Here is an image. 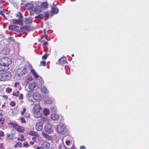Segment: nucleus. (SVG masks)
<instances>
[{"label":"nucleus","mask_w":149,"mask_h":149,"mask_svg":"<svg viewBox=\"0 0 149 149\" xmlns=\"http://www.w3.org/2000/svg\"><path fill=\"white\" fill-rule=\"evenodd\" d=\"M80 149H86V148L84 146H83L80 147Z\"/></svg>","instance_id":"nucleus-41"},{"label":"nucleus","mask_w":149,"mask_h":149,"mask_svg":"<svg viewBox=\"0 0 149 149\" xmlns=\"http://www.w3.org/2000/svg\"><path fill=\"white\" fill-rule=\"evenodd\" d=\"M48 55L45 54L42 57V58L43 59H46L47 58Z\"/></svg>","instance_id":"nucleus-33"},{"label":"nucleus","mask_w":149,"mask_h":149,"mask_svg":"<svg viewBox=\"0 0 149 149\" xmlns=\"http://www.w3.org/2000/svg\"><path fill=\"white\" fill-rule=\"evenodd\" d=\"M41 146L43 149H48L50 147V144L49 143L45 142L42 143Z\"/></svg>","instance_id":"nucleus-10"},{"label":"nucleus","mask_w":149,"mask_h":149,"mask_svg":"<svg viewBox=\"0 0 149 149\" xmlns=\"http://www.w3.org/2000/svg\"><path fill=\"white\" fill-rule=\"evenodd\" d=\"M41 42H43V44L44 45H46L48 44V42H46L44 40L42 41Z\"/></svg>","instance_id":"nucleus-38"},{"label":"nucleus","mask_w":149,"mask_h":149,"mask_svg":"<svg viewBox=\"0 0 149 149\" xmlns=\"http://www.w3.org/2000/svg\"><path fill=\"white\" fill-rule=\"evenodd\" d=\"M9 29L12 30L14 31L20 32L23 31V29L21 27H19L16 25H10L9 26Z\"/></svg>","instance_id":"nucleus-8"},{"label":"nucleus","mask_w":149,"mask_h":149,"mask_svg":"<svg viewBox=\"0 0 149 149\" xmlns=\"http://www.w3.org/2000/svg\"><path fill=\"white\" fill-rule=\"evenodd\" d=\"M17 139H18V140H19V139H19V138H17Z\"/></svg>","instance_id":"nucleus-58"},{"label":"nucleus","mask_w":149,"mask_h":149,"mask_svg":"<svg viewBox=\"0 0 149 149\" xmlns=\"http://www.w3.org/2000/svg\"><path fill=\"white\" fill-rule=\"evenodd\" d=\"M34 13V11L33 10H32V11H30V14L31 15H32Z\"/></svg>","instance_id":"nucleus-47"},{"label":"nucleus","mask_w":149,"mask_h":149,"mask_svg":"<svg viewBox=\"0 0 149 149\" xmlns=\"http://www.w3.org/2000/svg\"><path fill=\"white\" fill-rule=\"evenodd\" d=\"M52 102V100L51 99H49L46 100L45 102L47 104H51Z\"/></svg>","instance_id":"nucleus-22"},{"label":"nucleus","mask_w":149,"mask_h":149,"mask_svg":"<svg viewBox=\"0 0 149 149\" xmlns=\"http://www.w3.org/2000/svg\"><path fill=\"white\" fill-rule=\"evenodd\" d=\"M4 135L3 132L2 131H0V136H3Z\"/></svg>","instance_id":"nucleus-39"},{"label":"nucleus","mask_w":149,"mask_h":149,"mask_svg":"<svg viewBox=\"0 0 149 149\" xmlns=\"http://www.w3.org/2000/svg\"><path fill=\"white\" fill-rule=\"evenodd\" d=\"M65 129V126L63 124L61 123L57 125V130L58 133L63 134Z\"/></svg>","instance_id":"nucleus-7"},{"label":"nucleus","mask_w":149,"mask_h":149,"mask_svg":"<svg viewBox=\"0 0 149 149\" xmlns=\"http://www.w3.org/2000/svg\"><path fill=\"white\" fill-rule=\"evenodd\" d=\"M44 122L47 123L45 125L44 128L45 131L48 133H50L52 132V126L49 123V120L46 118H44Z\"/></svg>","instance_id":"nucleus-5"},{"label":"nucleus","mask_w":149,"mask_h":149,"mask_svg":"<svg viewBox=\"0 0 149 149\" xmlns=\"http://www.w3.org/2000/svg\"><path fill=\"white\" fill-rule=\"evenodd\" d=\"M36 139V138L35 136H33L32 138V139L33 141H35V139Z\"/></svg>","instance_id":"nucleus-46"},{"label":"nucleus","mask_w":149,"mask_h":149,"mask_svg":"<svg viewBox=\"0 0 149 149\" xmlns=\"http://www.w3.org/2000/svg\"><path fill=\"white\" fill-rule=\"evenodd\" d=\"M42 134L44 138L47 139V140H51L52 139V137L45 134L44 132L42 133Z\"/></svg>","instance_id":"nucleus-14"},{"label":"nucleus","mask_w":149,"mask_h":149,"mask_svg":"<svg viewBox=\"0 0 149 149\" xmlns=\"http://www.w3.org/2000/svg\"><path fill=\"white\" fill-rule=\"evenodd\" d=\"M23 145L26 148L28 147L29 145L27 142H25L23 144Z\"/></svg>","instance_id":"nucleus-31"},{"label":"nucleus","mask_w":149,"mask_h":149,"mask_svg":"<svg viewBox=\"0 0 149 149\" xmlns=\"http://www.w3.org/2000/svg\"><path fill=\"white\" fill-rule=\"evenodd\" d=\"M46 62L45 61H41L40 62V64L41 65L43 66H45V65Z\"/></svg>","instance_id":"nucleus-34"},{"label":"nucleus","mask_w":149,"mask_h":149,"mask_svg":"<svg viewBox=\"0 0 149 149\" xmlns=\"http://www.w3.org/2000/svg\"><path fill=\"white\" fill-rule=\"evenodd\" d=\"M41 91L43 92L46 93H48V91L47 88L44 86H42L41 88Z\"/></svg>","instance_id":"nucleus-16"},{"label":"nucleus","mask_w":149,"mask_h":149,"mask_svg":"<svg viewBox=\"0 0 149 149\" xmlns=\"http://www.w3.org/2000/svg\"><path fill=\"white\" fill-rule=\"evenodd\" d=\"M29 134L31 135L34 136L35 134V132L33 131H31L30 132Z\"/></svg>","instance_id":"nucleus-37"},{"label":"nucleus","mask_w":149,"mask_h":149,"mask_svg":"<svg viewBox=\"0 0 149 149\" xmlns=\"http://www.w3.org/2000/svg\"><path fill=\"white\" fill-rule=\"evenodd\" d=\"M53 111L54 112H56V109L54 108V110Z\"/></svg>","instance_id":"nucleus-53"},{"label":"nucleus","mask_w":149,"mask_h":149,"mask_svg":"<svg viewBox=\"0 0 149 149\" xmlns=\"http://www.w3.org/2000/svg\"><path fill=\"white\" fill-rule=\"evenodd\" d=\"M30 68V72H31L33 75L35 76L36 78H41V77L39 76H38L34 70L33 69L31 65H26L24 67H22L21 68H20L18 70L19 71H21V74L22 75L25 74L29 70V68Z\"/></svg>","instance_id":"nucleus-1"},{"label":"nucleus","mask_w":149,"mask_h":149,"mask_svg":"<svg viewBox=\"0 0 149 149\" xmlns=\"http://www.w3.org/2000/svg\"><path fill=\"white\" fill-rule=\"evenodd\" d=\"M12 131H13V132H14V133H13V132H12V134H15V131H14L13 130H12Z\"/></svg>","instance_id":"nucleus-51"},{"label":"nucleus","mask_w":149,"mask_h":149,"mask_svg":"<svg viewBox=\"0 0 149 149\" xmlns=\"http://www.w3.org/2000/svg\"><path fill=\"white\" fill-rule=\"evenodd\" d=\"M17 16L19 17V19L22 20V14L21 13H19Z\"/></svg>","instance_id":"nucleus-27"},{"label":"nucleus","mask_w":149,"mask_h":149,"mask_svg":"<svg viewBox=\"0 0 149 149\" xmlns=\"http://www.w3.org/2000/svg\"><path fill=\"white\" fill-rule=\"evenodd\" d=\"M9 124L13 128H14L15 130L21 133L23 132L24 130L23 127L19 126L15 122L10 123Z\"/></svg>","instance_id":"nucleus-6"},{"label":"nucleus","mask_w":149,"mask_h":149,"mask_svg":"<svg viewBox=\"0 0 149 149\" xmlns=\"http://www.w3.org/2000/svg\"><path fill=\"white\" fill-rule=\"evenodd\" d=\"M9 39H13V38H9Z\"/></svg>","instance_id":"nucleus-60"},{"label":"nucleus","mask_w":149,"mask_h":149,"mask_svg":"<svg viewBox=\"0 0 149 149\" xmlns=\"http://www.w3.org/2000/svg\"><path fill=\"white\" fill-rule=\"evenodd\" d=\"M3 115V114L1 113H0V116H2Z\"/></svg>","instance_id":"nucleus-55"},{"label":"nucleus","mask_w":149,"mask_h":149,"mask_svg":"<svg viewBox=\"0 0 149 149\" xmlns=\"http://www.w3.org/2000/svg\"><path fill=\"white\" fill-rule=\"evenodd\" d=\"M0 121H1V119H0Z\"/></svg>","instance_id":"nucleus-59"},{"label":"nucleus","mask_w":149,"mask_h":149,"mask_svg":"<svg viewBox=\"0 0 149 149\" xmlns=\"http://www.w3.org/2000/svg\"><path fill=\"white\" fill-rule=\"evenodd\" d=\"M51 118L54 120H57L59 118V116L55 113H53L51 115Z\"/></svg>","instance_id":"nucleus-15"},{"label":"nucleus","mask_w":149,"mask_h":149,"mask_svg":"<svg viewBox=\"0 0 149 149\" xmlns=\"http://www.w3.org/2000/svg\"><path fill=\"white\" fill-rule=\"evenodd\" d=\"M19 93V92L18 91H17L16 92H13V95L17 97L18 95V94Z\"/></svg>","instance_id":"nucleus-26"},{"label":"nucleus","mask_w":149,"mask_h":149,"mask_svg":"<svg viewBox=\"0 0 149 149\" xmlns=\"http://www.w3.org/2000/svg\"><path fill=\"white\" fill-rule=\"evenodd\" d=\"M50 112V111L48 109L45 108L43 111V113L45 116H47L48 115Z\"/></svg>","instance_id":"nucleus-19"},{"label":"nucleus","mask_w":149,"mask_h":149,"mask_svg":"<svg viewBox=\"0 0 149 149\" xmlns=\"http://www.w3.org/2000/svg\"><path fill=\"white\" fill-rule=\"evenodd\" d=\"M52 13H51V15L52 16L53 14H56L58 13V9L57 8L53 7L52 8Z\"/></svg>","instance_id":"nucleus-13"},{"label":"nucleus","mask_w":149,"mask_h":149,"mask_svg":"<svg viewBox=\"0 0 149 149\" xmlns=\"http://www.w3.org/2000/svg\"><path fill=\"white\" fill-rule=\"evenodd\" d=\"M36 130L38 131L41 130L43 129V125L42 123H36Z\"/></svg>","instance_id":"nucleus-9"},{"label":"nucleus","mask_w":149,"mask_h":149,"mask_svg":"<svg viewBox=\"0 0 149 149\" xmlns=\"http://www.w3.org/2000/svg\"><path fill=\"white\" fill-rule=\"evenodd\" d=\"M3 97L5 98L6 99H7L8 98V97L6 95H3Z\"/></svg>","instance_id":"nucleus-45"},{"label":"nucleus","mask_w":149,"mask_h":149,"mask_svg":"<svg viewBox=\"0 0 149 149\" xmlns=\"http://www.w3.org/2000/svg\"><path fill=\"white\" fill-rule=\"evenodd\" d=\"M59 63L63 65L67 63L66 58L65 57H62L61 58L58 60Z\"/></svg>","instance_id":"nucleus-11"},{"label":"nucleus","mask_w":149,"mask_h":149,"mask_svg":"<svg viewBox=\"0 0 149 149\" xmlns=\"http://www.w3.org/2000/svg\"><path fill=\"white\" fill-rule=\"evenodd\" d=\"M34 98L35 100L38 99L40 97V95L37 93H34L33 95Z\"/></svg>","instance_id":"nucleus-18"},{"label":"nucleus","mask_w":149,"mask_h":149,"mask_svg":"<svg viewBox=\"0 0 149 149\" xmlns=\"http://www.w3.org/2000/svg\"><path fill=\"white\" fill-rule=\"evenodd\" d=\"M28 29V27H25V29L26 30H27V29Z\"/></svg>","instance_id":"nucleus-56"},{"label":"nucleus","mask_w":149,"mask_h":149,"mask_svg":"<svg viewBox=\"0 0 149 149\" xmlns=\"http://www.w3.org/2000/svg\"><path fill=\"white\" fill-rule=\"evenodd\" d=\"M36 86V84L31 82L28 85V88L30 90H33Z\"/></svg>","instance_id":"nucleus-12"},{"label":"nucleus","mask_w":149,"mask_h":149,"mask_svg":"<svg viewBox=\"0 0 149 149\" xmlns=\"http://www.w3.org/2000/svg\"><path fill=\"white\" fill-rule=\"evenodd\" d=\"M37 17H39L41 19H43L44 17V15L42 14H39Z\"/></svg>","instance_id":"nucleus-29"},{"label":"nucleus","mask_w":149,"mask_h":149,"mask_svg":"<svg viewBox=\"0 0 149 149\" xmlns=\"http://www.w3.org/2000/svg\"><path fill=\"white\" fill-rule=\"evenodd\" d=\"M36 149H42V147L41 146V147H37Z\"/></svg>","instance_id":"nucleus-48"},{"label":"nucleus","mask_w":149,"mask_h":149,"mask_svg":"<svg viewBox=\"0 0 149 149\" xmlns=\"http://www.w3.org/2000/svg\"><path fill=\"white\" fill-rule=\"evenodd\" d=\"M22 22V20L19 19H13V22L15 24H18L20 22Z\"/></svg>","instance_id":"nucleus-20"},{"label":"nucleus","mask_w":149,"mask_h":149,"mask_svg":"<svg viewBox=\"0 0 149 149\" xmlns=\"http://www.w3.org/2000/svg\"><path fill=\"white\" fill-rule=\"evenodd\" d=\"M30 143L31 144V145H33V144L34 142L30 141Z\"/></svg>","instance_id":"nucleus-49"},{"label":"nucleus","mask_w":149,"mask_h":149,"mask_svg":"<svg viewBox=\"0 0 149 149\" xmlns=\"http://www.w3.org/2000/svg\"><path fill=\"white\" fill-rule=\"evenodd\" d=\"M0 14L1 15L6 19V17L5 15L3 13V11L1 10L0 11Z\"/></svg>","instance_id":"nucleus-30"},{"label":"nucleus","mask_w":149,"mask_h":149,"mask_svg":"<svg viewBox=\"0 0 149 149\" xmlns=\"http://www.w3.org/2000/svg\"><path fill=\"white\" fill-rule=\"evenodd\" d=\"M42 6L45 8H47L48 6V4L47 2H44L42 3Z\"/></svg>","instance_id":"nucleus-23"},{"label":"nucleus","mask_w":149,"mask_h":149,"mask_svg":"<svg viewBox=\"0 0 149 149\" xmlns=\"http://www.w3.org/2000/svg\"><path fill=\"white\" fill-rule=\"evenodd\" d=\"M5 107V105L4 104H3L2 106V108H3Z\"/></svg>","instance_id":"nucleus-52"},{"label":"nucleus","mask_w":149,"mask_h":149,"mask_svg":"<svg viewBox=\"0 0 149 149\" xmlns=\"http://www.w3.org/2000/svg\"><path fill=\"white\" fill-rule=\"evenodd\" d=\"M11 136V135L8 134H7V136L8 137H10Z\"/></svg>","instance_id":"nucleus-50"},{"label":"nucleus","mask_w":149,"mask_h":149,"mask_svg":"<svg viewBox=\"0 0 149 149\" xmlns=\"http://www.w3.org/2000/svg\"><path fill=\"white\" fill-rule=\"evenodd\" d=\"M25 111H26V109L25 108H23V110L22 111H21V113L22 115H23L24 114V113H25Z\"/></svg>","instance_id":"nucleus-36"},{"label":"nucleus","mask_w":149,"mask_h":149,"mask_svg":"<svg viewBox=\"0 0 149 149\" xmlns=\"http://www.w3.org/2000/svg\"><path fill=\"white\" fill-rule=\"evenodd\" d=\"M12 89L10 88H8L6 90V92L9 93L11 91Z\"/></svg>","instance_id":"nucleus-32"},{"label":"nucleus","mask_w":149,"mask_h":149,"mask_svg":"<svg viewBox=\"0 0 149 149\" xmlns=\"http://www.w3.org/2000/svg\"><path fill=\"white\" fill-rule=\"evenodd\" d=\"M11 76V73L9 72L0 73V80L7 81L10 80Z\"/></svg>","instance_id":"nucleus-4"},{"label":"nucleus","mask_w":149,"mask_h":149,"mask_svg":"<svg viewBox=\"0 0 149 149\" xmlns=\"http://www.w3.org/2000/svg\"><path fill=\"white\" fill-rule=\"evenodd\" d=\"M33 115L35 117L38 118L41 116V107L39 103L35 104L33 110Z\"/></svg>","instance_id":"nucleus-3"},{"label":"nucleus","mask_w":149,"mask_h":149,"mask_svg":"<svg viewBox=\"0 0 149 149\" xmlns=\"http://www.w3.org/2000/svg\"><path fill=\"white\" fill-rule=\"evenodd\" d=\"M12 62L10 58L6 57H2L0 59V65L4 68V70H7L9 69V65Z\"/></svg>","instance_id":"nucleus-2"},{"label":"nucleus","mask_w":149,"mask_h":149,"mask_svg":"<svg viewBox=\"0 0 149 149\" xmlns=\"http://www.w3.org/2000/svg\"><path fill=\"white\" fill-rule=\"evenodd\" d=\"M20 120H21V123H25L26 121L23 118H20Z\"/></svg>","instance_id":"nucleus-35"},{"label":"nucleus","mask_w":149,"mask_h":149,"mask_svg":"<svg viewBox=\"0 0 149 149\" xmlns=\"http://www.w3.org/2000/svg\"><path fill=\"white\" fill-rule=\"evenodd\" d=\"M19 98L21 99H22L23 98V95L22 94H21L19 97Z\"/></svg>","instance_id":"nucleus-42"},{"label":"nucleus","mask_w":149,"mask_h":149,"mask_svg":"<svg viewBox=\"0 0 149 149\" xmlns=\"http://www.w3.org/2000/svg\"><path fill=\"white\" fill-rule=\"evenodd\" d=\"M22 146V143L20 142H17L14 146V147L15 148H17L18 146L19 147H21Z\"/></svg>","instance_id":"nucleus-21"},{"label":"nucleus","mask_w":149,"mask_h":149,"mask_svg":"<svg viewBox=\"0 0 149 149\" xmlns=\"http://www.w3.org/2000/svg\"><path fill=\"white\" fill-rule=\"evenodd\" d=\"M72 56L73 57V56H74V54H72Z\"/></svg>","instance_id":"nucleus-57"},{"label":"nucleus","mask_w":149,"mask_h":149,"mask_svg":"<svg viewBox=\"0 0 149 149\" xmlns=\"http://www.w3.org/2000/svg\"><path fill=\"white\" fill-rule=\"evenodd\" d=\"M26 6H29L30 8H31L33 7V5L31 3H27L25 5Z\"/></svg>","instance_id":"nucleus-24"},{"label":"nucleus","mask_w":149,"mask_h":149,"mask_svg":"<svg viewBox=\"0 0 149 149\" xmlns=\"http://www.w3.org/2000/svg\"><path fill=\"white\" fill-rule=\"evenodd\" d=\"M49 15V12H46L45 13V16L47 18H48Z\"/></svg>","instance_id":"nucleus-28"},{"label":"nucleus","mask_w":149,"mask_h":149,"mask_svg":"<svg viewBox=\"0 0 149 149\" xmlns=\"http://www.w3.org/2000/svg\"><path fill=\"white\" fill-rule=\"evenodd\" d=\"M66 143L68 145H69L70 144V142L68 140L66 141Z\"/></svg>","instance_id":"nucleus-40"},{"label":"nucleus","mask_w":149,"mask_h":149,"mask_svg":"<svg viewBox=\"0 0 149 149\" xmlns=\"http://www.w3.org/2000/svg\"><path fill=\"white\" fill-rule=\"evenodd\" d=\"M46 31V29L44 30V33H45V37L46 38L47 37V35L46 34H45Z\"/></svg>","instance_id":"nucleus-43"},{"label":"nucleus","mask_w":149,"mask_h":149,"mask_svg":"<svg viewBox=\"0 0 149 149\" xmlns=\"http://www.w3.org/2000/svg\"><path fill=\"white\" fill-rule=\"evenodd\" d=\"M19 83H18V82L15 83L14 84V86L15 87H16L17 86V85H19Z\"/></svg>","instance_id":"nucleus-44"},{"label":"nucleus","mask_w":149,"mask_h":149,"mask_svg":"<svg viewBox=\"0 0 149 149\" xmlns=\"http://www.w3.org/2000/svg\"><path fill=\"white\" fill-rule=\"evenodd\" d=\"M10 105L12 107L14 106L16 104V103L15 101H11L10 104Z\"/></svg>","instance_id":"nucleus-25"},{"label":"nucleus","mask_w":149,"mask_h":149,"mask_svg":"<svg viewBox=\"0 0 149 149\" xmlns=\"http://www.w3.org/2000/svg\"><path fill=\"white\" fill-rule=\"evenodd\" d=\"M0 2H1V1H0Z\"/></svg>","instance_id":"nucleus-61"},{"label":"nucleus","mask_w":149,"mask_h":149,"mask_svg":"<svg viewBox=\"0 0 149 149\" xmlns=\"http://www.w3.org/2000/svg\"><path fill=\"white\" fill-rule=\"evenodd\" d=\"M21 136L22 138H23L24 137V136L22 135H21Z\"/></svg>","instance_id":"nucleus-54"},{"label":"nucleus","mask_w":149,"mask_h":149,"mask_svg":"<svg viewBox=\"0 0 149 149\" xmlns=\"http://www.w3.org/2000/svg\"><path fill=\"white\" fill-rule=\"evenodd\" d=\"M25 21L26 24H31L32 22L33 19L32 18H25Z\"/></svg>","instance_id":"nucleus-17"}]
</instances>
